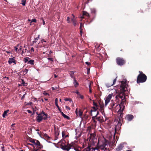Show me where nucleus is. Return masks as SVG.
Listing matches in <instances>:
<instances>
[{
    "instance_id": "nucleus-26",
    "label": "nucleus",
    "mask_w": 151,
    "mask_h": 151,
    "mask_svg": "<svg viewBox=\"0 0 151 151\" xmlns=\"http://www.w3.org/2000/svg\"><path fill=\"white\" fill-rule=\"evenodd\" d=\"M22 3L21 4L23 6H25L26 4V0H21Z\"/></svg>"
},
{
    "instance_id": "nucleus-58",
    "label": "nucleus",
    "mask_w": 151,
    "mask_h": 151,
    "mask_svg": "<svg viewBox=\"0 0 151 151\" xmlns=\"http://www.w3.org/2000/svg\"><path fill=\"white\" fill-rule=\"evenodd\" d=\"M42 43H43V42H46V41L44 39H42V40L41 41Z\"/></svg>"
},
{
    "instance_id": "nucleus-30",
    "label": "nucleus",
    "mask_w": 151,
    "mask_h": 151,
    "mask_svg": "<svg viewBox=\"0 0 151 151\" xmlns=\"http://www.w3.org/2000/svg\"><path fill=\"white\" fill-rule=\"evenodd\" d=\"M91 12L92 13H95L96 12V9L94 8H91Z\"/></svg>"
},
{
    "instance_id": "nucleus-62",
    "label": "nucleus",
    "mask_w": 151,
    "mask_h": 151,
    "mask_svg": "<svg viewBox=\"0 0 151 151\" xmlns=\"http://www.w3.org/2000/svg\"><path fill=\"white\" fill-rule=\"evenodd\" d=\"M89 89L91 88V83H89Z\"/></svg>"
},
{
    "instance_id": "nucleus-53",
    "label": "nucleus",
    "mask_w": 151,
    "mask_h": 151,
    "mask_svg": "<svg viewBox=\"0 0 151 151\" xmlns=\"http://www.w3.org/2000/svg\"><path fill=\"white\" fill-rule=\"evenodd\" d=\"M75 93H76L78 95H79L80 94V93L78 91H76Z\"/></svg>"
},
{
    "instance_id": "nucleus-17",
    "label": "nucleus",
    "mask_w": 151,
    "mask_h": 151,
    "mask_svg": "<svg viewBox=\"0 0 151 151\" xmlns=\"http://www.w3.org/2000/svg\"><path fill=\"white\" fill-rule=\"evenodd\" d=\"M9 110L7 109L5 111L2 115V116L3 118H5L6 116L7 115V113L9 111Z\"/></svg>"
},
{
    "instance_id": "nucleus-23",
    "label": "nucleus",
    "mask_w": 151,
    "mask_h": 151,
    "mask_svg": "<svg viewBox=\"0 0 151 151\" xmlns=\"http://www.w3.org/2000/svg\"><path fill=\"white\" fill-rule=\"evenodd\" d=\"M24 61L25 63H27L29 62V60H30V58L29 57H27L24 58Z\"/></svg>"
},
{
    "instance_id": "nucleus-24",
    "label": "nucleus",
    "mask_w": 151,
    "mask_h": 151,
    "mask_svg": "<svg viewBox=\"0 0 151 151\" xmlns=\"http://www.w3.org/2000/svg\"><path fill=\"white\" fill-rule=\"evenodd\" d=\"M44 137L47 139H50V137L46 133L44 134Z\"/></svg>"
},
{
    "instance_id": "nucleus-32",
    "label": "nucleus",
    "mask_w": 151,
    "mask_h": 151,
    "mask_svg": "<svg viewBox=\"0 0 151 151\" xmlns=\"http://www.w3.org/2000/svg\"><path fill=\"white\" fill-rule=\"evenodd\" d=\"M92 0H87L86 1H85V0H83V1L84 2V3L85 4H88L90 2H91Z\"/></svg>"
},
{
    "instance_id": "nucleus-54",
    "label": "nucleus",
    "mask_w": 151,
    "mask_h": 151,
    "mask_svg": "<svg viewBox=\"0 0 151 151\" xmlns=\"http://www.w3.org/2000/svg\"><path fill=\"white\" fill-rule=\"evenodd\" d=\"M80 96V98L82 99H83L84 98V97L83 96L81 95L80 94L79 95Z\"/></svg>"
},
{
    "instance_id": "nucleus-47",
    "label": "nucleus",
    "mask_w": 151,
    "mask_h": 151,
    "mask_svg": "<svg viewBox=\"0 0 151 151\" xmlns=\"http://www.w3.org/2000/svg\"><path fill=\"white\" fill-rule=\"evenodd\" d=\"M93 106H95L96 107H97L98 106V105H97V103H95L94 101L93 102Z\"/></svg>"
},
{
    "instance_id": "nucleus-33",
    "label": "nucleus",
    "mask_w": 151,
    "mask_h": 151,
    "mask_svg": "<svg viewBox=\"0 0 151 151\" xmlns=\"http://www.w3.org/2000/svg\"><path fill=\"white\" fill-rule=\"evenodd\" d=\"M78 114L79 115V116L81 117V116L82 115L83 112L79 110Z\"/></svg>"
},
{
    "instance_id": "nucleus-49",
    "label": "nucleus",
    "mask_w": 151,
    "mask_h": 151,
    "mask_svg": "<svg viewBox=\"0 0 151 151\" xmlns=\"http://www.w3.org/2000/svg\"><path fill=\"white\" fill-rule=\"evenodd\" d=\"M85 63L88 66H89L91 65V63L88 62H86Z\"/></svg>"
},
{
    "instance_id": "nucleus-51",
    "label": "nucleus",
    "mask_w": 151,
    "mask_h": 151,
    "mask_svg": "<svg viewBox=\"0 0 151 151\" xmlns=\"http://www.w3.org/2000/svg\"><path fill=\"white\" fill-rule=\"evenodd\" d=\"M65 108H66V109H67V110H69L70 109V108L69 106H65Z\"/></svg>"
},
{
    "instance_id": "nucleus-41",
    "label": "nucleus",
    "mask_w": 151,
    "mask_h": 151,
    "mask_svg": "<svg viewBox=\"0 0 151 151\" xmlns=\"http://www.w3.org/2000/svg\"><path fill=\"white\" fill-rule=\"evenodd\" d=\"M47 59L49 60H50L51 61L53 62L54 61V59L53 58H48Z\"/></svg>"
},
{
    "instance_id": "nucleus-29",
    "label": "nucleus",
    "mask_w": 151,
    "mask_h": 151,
    "mask_svg": "<svg viewBox=\"0 0 151 151\" xmlns=\"http://www.w3.org/2000/svg\"><path fill=\"white\" fill-rule=\"evenodd\" d=\"M74 26H76L77 24V22L76 20H75L72 22Z\"/></svg>"
},
{
    "instance_id": "nucleus-16",
    "label": "nucleus",
    "mask_w": 151,
    "mask_h": 151,
    "mask_svg": "<svg viewBox=\"0 0 151 151\" xmlns=\"http://www.w3.org/2000/svg\"><path fill=\"white\" fill-rule=\"evenodd\" d=\"M15 58L14 57H13V58H10L9 59V60L8 61V62L9 64H12L13 62V61L15 60Z\"/></svg>"
},
{
    "instance_id": "nucleus-12",
    "label": "nucleus",
    "mask_w": 151,
    "mask_h": 151,
    "mask_svg": "<svg viewBox=\"0 0 151 151\" xmlns=\"http://www.w3.org/2000/svg\"><path fill=\"white\" fill-rule=\"evenodd\" d=\"M36 121L40 123L41 122L42 120V116H37L36 118Z\"/></svg>"
},
{
    "instance_id": "nucleus-37",
    "label": "nucleus",
    "mask_w": 151,
    "mask_h": 151,
    "mask_svg": "<svg viewBox=\"0 0 151 151\" xmlns=\"http://www.w3.org/2000/svg\"><path fill=\"white\" fill-rule=\"evenodd\" d=\"M28 69H26L23 71V73L24 74H26L27 73V72H28Z\"/></svg>"
},
{
    "instance_id": "nucleus-11",
    "label": "nucleus",
    "mask_w": 151,
    "mask_h": 151,
    "mask_svg": "<svg viewBox=\"0 0 151 151\" xmlns=\"http://www.w3.org/2000/svg\"><path fill=\"white\" fill-rule=\"evenodd\" d=\"M121 123L120 122H118V124L115 127V133L114 134V137H113V138H114H114H115V133L116 132V129H117L118 127V129H120V127H121Z\"/></svg>"
},
{
    "instance_id": "nucleus-45",
    "label": "nucleus",
    "mask_w": 151,
    "mask_h": 151,
    "mask_svg": "<svg viewBox=\"0 0 151 151\" xmlns=\"http://www.w3.org/2000/svg\"><path fill=\"white\" fill-rule=\"evenodd\" d=\"M62 136L63 137H64V136H65V132H62Z\"/></svg>"
},
{
    "instance_id": "nucleus-1",
    "label": "nucleus",
    "mask_w": 151,
    "mask_h": 151,
    "mask_svg": "<svg viewBox=\"0 0 151 151\" xmlns=\"http://www.w3.org/2000/svg\"><path fill=\"white\" fill-rule=\"evenodd\" d=\"M121 90V92L118 95L119 97L121 99V102L120 104L122 107H123L124 108V104L125 103L126 98L125 96V94L124 92L126 91L128 92L130 91V88L129 85L127 84V80H126L124 82L122 81L121 82L120 85Z\"/></svg>"
},
{
    "instance_id": "nucleus-10",
    "label": "nucleus",
    "mask_w": 151,
    "mask_h": 151,
    "mask_svg": "<svg viewBox=\"0 0 151 151\" xmlns=\"http://www.w3.org/2000/svg\"><path fill=\"white\" fill-rule=\"evenodd\" d=\"M133 118V116L130 114H127L126 116V119L129 121H131Z\"/></svg>"
},
{
    "instance_id": "nucleus-64",
    "label": "nucleus",
    "mask_w": 151,
    "mask_h": 151,
    "mask_svg": "<svg viewBox=\"0 0 151 151\" xmlns=\"http://www.w3.org/2000/svg\"><path fill=\"white\" fill-rule=\"evenodd\" d=\"M61 113V115L63 116H64V115H65V114L63 112H62V111H61V112H60Z\"/></svg>"
},
{
    "instance_id": "nucleus-59",
    "label": "nucleus",
    "mask_w": 151,
    "mask_h": 151,
    "mask_svg": "<svg viewBox=\"0 0 151 151\" xmlns=\"http://www.w3.org/2000/svg\"><path fill=\"white\" fill-rule=\"evenodd\" d=\"M77 108L76 110L75 111V112L76 114L78 116V112L77 111Z\"/></svg>"
},
{
    "instance_id": "nucleus-27",
    "label": "nucleus",
    "mask_w": 151,
    "mask_h": 151,
    "mask_svg": "<svg viewBox=\"0 0 151 151\" xmlns=\"http://www.w3.org/2000/svg\"><path fill=\"white\" fill-rule=\"evenodd\" d=\"M83 15H86L87 17H89V14L87 12L83 11Z\"/></svg>"
},
{
    "instance_id": "nucleus-19",
    "label": "nucleus",
    "mask_w": 151,
    "mask_h": 151,
    "mask_svg": "<svg viewBox=\"0 0 151 151\" xmlns=\"http://www.w3.org/2000/svg\"><path fill=\"white\" fill-rule=\"evenodd\" d=\"M83 27V24L82 23H81L80 24L79 28L80 29V32H81V34L82 33V30H83L82 27Z\"/></svg>"
},
{
    "instance_id": "nucleus-50",
    "label": "nucleus",
    "mask_w": 151,
    "mask_h": 151,
    "mask_svg": "<svg viewBox=\"0 0 151 151\" xmlns=\"http://www.w3.org/2000/svg\"><path fill=\"white\" fill-rule=\"evenodd\" d=\"M48 117H45V116L43 117L42 116V119H44V120H46L47 119Z\"/></svg>"
},
{
    "instance_id": "nucleus-52",
    "label": "nucleus",
    "mask_w": 151,
    "mask_h": 151,
    "mask_svg": "<svg viewBox=\"0 0 151 151\" xmlns=\"http://www.w3.org/2000/svg\"><path fill=\"white\" fill-rule=\"evenodd\" d=\"M28 105L32 106L33 105V103L32 102H29L27 104Z\"/></svg>"
},
{
    "instance_id": "nucleus-7",
    "label": "nucleus",
    "mask_w": 151,
    "mask_h": 151,
    "mask_svg": "<svg viewBox=\"0 0 151 151\" xmlns=\"http://www.w3.org/2000/svg\"><path fill=\"white\" fill-rule=\"evenodd\" d=\"M127 143L125 142H122L121 143L117 146V148H116V151H120L124 147V145H126Z\"/></svg>"
},
{
    "instance_id": "nucleus-22",
    "label": "nucleus",
    "mask_w": 151,
    "mask_h": 151,
    "mask_svg": "<svg viewBox=\"0 0 151 151\" xmlns=\"http://www.w3.org/2000/svg\"><path fill=\"white\" fill-rule=\"evenodd\" d=\"M92 109H93V110H91V112H93L94 113H97V111H96V109L95 107L93 106L92 107Z\"/></svg>"
},
{
    "instance_id": "nucleus-21",
    "label": "nucleus",
    "mask_w": 151,
    "mask_h": 151,
    "mask_svg": "<svg viewBox=\"0 0 151 151\" xmlns=\"http://www.w3.org/2000/svg\"><path fill=\"white\" fill-rule=\"evenodd\" d=\"M123 111H118V116H119L120 118H122L123 116V114L122 113L123 112Z\"/></svg>"
},
{
    "instance_id": "nucleus-3",
    "label": "nucleus",
    "mask_w": 151,
    "mask_h": 151,
    "mask_svg": "<svg viewBox=\"0 0 151 151\" xmlns=\"http://www.w3.org/2000/svg\"><path fill=\"white\" fill-rule=\"evenodd\" d=\"M140 74H139L137 79V83L145 82L147 80V76L145 74L142 73V72L139 71Z\"/></svg>"
},
{
    "instance_id": "nucleus-63",
    "label": "nucleus",
    "mask_w": 151,
    "mask_h": 151,
    "mask_svg": "<svg viewBox=\"0 0 151 151\" xmlns=\"http://www.w3.org/2000/svg\"><path fill=\"white\" fill-rule=\"evenodd\" d=\"M61 113V115L63 116H64V115H65V114L63 112H62V111H61V112H60Z\"/></svg>"
},
{
    "instance_id": "nucleus-20",
    "label": "nucleus",
    "mask_w": 151,
    "mask_h": 151,
    "mask_svg": "<svg viewBox=\"0 0 151 151\" xmlns=\"http://www.w3.org/2000/svg\"><path fill=\"white\" fill-rule=\"evenodd\" d=\"M22 83L21 86H27V84L25 83V82L24 81L23 79H22Z\"/></svg>"
},
{
    "instance_id": "nucleus-40",
    "label": "nucleus",
    "mask_w": 151,
    "mask_h": 151,
    "mask_svg": "<svg viewBox=\"0 0 151 151\" xmlns=\"http://www.w3.org/2000/svg\"><path fill=\"white\" fill-rule=\"evenodd\" d=\"M91 151H99L98 149L97 148H92Z\"/></svg>"
},
{
    "instance_id": "nucleus-5",
    "label": "nucleus",
    "mask_w": 151,
    "mask_h": 151,
    "mask_svg": "<svg viewBox=\"0 0 151 151\" xmlns=\"http://www.w3.org/2000/svg\"><path fill=\"white\" fill-rule=\"evenodd\" d=\"M99 114V112L97 111L96 115L95 116H93L92 117V120H93V122L95 123H96V122L95 120V119H96L100 122H101L102 121V118H103L102 116H98V115Z\"/></svg>"
},
{
    "instance_id": "nucleus-14",
    "label": "nucleus",
    "mask_w": 151,
    "mask_h": 151,
    "mask_svg": "<svg viewBox=\"0 0 151 151\" xmlns=\"http://www.w3.org/2000/svg\"><path fill=\"white\" fill-rule=\"evenodd\" d=\"M106 144L104 143L102 145H101L99 147V148L101 149L102 150H106V148L105 147L106 146Z\"/></svg>"
},
{
    "instance_id": "nucleus-31",
    "label": "nucleus",
    "mask_w": 151,
    "mask_h": 151,
    "mask_svg": "<svg viewBox=\"0 0 151 151\" xmlns=\"http://www.w3.org/2000/svg\"><path fill=\"white\" fill-rule=\"evenodd\" d=\"M72 16L73 17L71 19L72 22L75 20H76V18H75V16L73 14H72Z\"/></svg>"
},
{
    "instance_id": "nucleus-36",
    "label": "nucleus",
    "mask_w": 151,
    "mask_h": 151,
    "mask_svg": "<svg viewBox=\"0 0 151 151\" xmlns=\"http://www.w3.org/2000/svg\"><path fill=\"white\" fill-rule=\"evenodd\" d=\"M15 123L13 124L11 126V128L12 130H15V129L14 128V126L15 125Z\"/></svg>"
},
{
    "instance_id": "nucleus-35",
    "label": "nucleus",
    "mask_w": 151,
    "mask_h": 151,
    "mask_svg": "<svg viewBox=\"0 0 151 151\" xmlns=\"http://www.w3.org/2000/svg\"><path fill=\"white\" fill-rule=\"evenodd\" d=\"M37 22V21L35 19H32L30 22V25H31V23H32V22H34L36 23Z\"/></svg>"
},
{
    "instance_id": "nucleus-46",
    "label": "nucleus",
    "mask_w": 151,
    "mask_h": 151,
    "mask_svg": "<svg viewBox=\"0 0 151 151\" xmlns=\"http://www.w3.org/2000/svg\"><path fill=\"white\" fill-rule=\"evenodd\" d=\"M116 78H115V79H114V80L113 81V83L112 84L113 85L115 84V83H116Z\"/></svg>"
},
{
    "instance_id": "nucleus-9",
    "label": "nucleus",
    "mask_w": 151,
    "mask_h": 151,
    "mask_svg": "<svg viewBox=\"0 0 151 151\" xmlns=\"http://www.w3.org/2000/svg\"><path fill=\"white\" fill-rule=\"evenodd\" d=\"M34 142L33 143L35 145L37 146V148H41L42 147V146L40 144V142L38 140L35 139V141H34Z\"/></svg>"
},
{
    "instance_id": "nucleus-39",
    "label": "nucleus",
    "mask_w": 151,
    "mask_h": 151,
    "mask_svg": "<svg viewBox=\"0 0 151 151\" xmlns=\"http://www.w3.org/2000/svg\"><path fill=\"white\" fill-rule=\"evenodd\" d=\"M64 118L67 119H70V117L66 115L65 114L64 115V116H63Z\"/></svg>"
},
{
    "instance_id": "nucleus-28",
    "label": "nucleus",
    "mask_w": 151,
    "mask_h": 151,
    "mask_svg": "<svg viewBox=\"0 0 151 151\" xmlns=\"http://www.w3.org/2000/svg\"><path fill=\"white\" fill-rule=\"evenodd\" d=\"M64 100L65 101H69L70 102L71 101H72V100L70 98H65L64 99Z\"/></svg>"
},
{
    "instance_id": "nucleus-6",
    "label": "nucleus",
    "mask_w": 151,
    "mask_h": 151,
    "mask_svg": "<svg viewBox=\"0 0 151 151\" xmlns=\"http://www.w3.org/2000/svg\"><path fill=\"white\" fill-rule=\"evenodd\" d=\"M117 64L119 65H122L125 63V61L123 58L118 57L116 59Z\"/></svg>"
},
{
    "instance_id": "nucleus-38",
    "label": "nucleus",
    "mask_w": 151,
    "mask_h": 151,
    "mask_svg": "<svg viewBox=\"0 0 151 151\" xmlns=\"http://www.w3.org/2000/svg\"><path fill=\"white\" fill-rule=\"evenodd\" d=\"M44 113H45L43 111H42L40 112V113L39 114V115H38V116H43L42 114H43V115L44 116Z\"/></svg>"
},
{
    "instance_id": "nucleus-55",
    "label": "nucleus",
    "mask_w": 151,
    "mask_h": 151,
    "mask_svg": "<svg viewBox=\"0 0 151 151\" xmlns=\"http://www.w3.org/2000/svg\"><path fill=\"white\" fill-rule=\"evenodd\" d=\"M4 147L3 145H2V146L1 147V149L2 151H4Z\"/></svg>"
},
{
    "instance_id": "nucleus-44",
    "label": "nucleus",
    "mask_w": 151,
    "mask_h": 151,
    "mask_svg": "<svg viewBox=\"0 0 151 151\" xmlns=\"http://www.w3.org/2000/svg\"><path fill=\"white\" fill-rule=\"evenodd\" d=\"M55 105L58 104V99L57 98H56L55 99Z\"/></svg>"
},
{
    "instance_id": "nucleus-34",
    "label": "nucleus",
    "mask_w": 151,
    "mask_h": 151,
    "mask_svg": "<svg viewBox=\"0 0 151 151\" xmlns=\"http://www.w3.org/2000/svg\"><path fill=\"white\" fill-rule=\"evenodd\" d=\"M35 141V139H32V138H30L29 140V141L31 142H32V143H35L34 142V141Z\"/></svg>"
},
{
    "instance_id": "nucleus-2",
    "label": "nucleus",
    "mask_w": 151,
    "mask_h": 151,
    "mask_svg": "<svg viewBox=\"0 0 151 151\" xmlns=\"http://www.w3.org/2000/svg\"><path fill=\"white\" fill-rule=\"evenodd\" d=\"M65 143V141L64 139L61 140L58 142V144L60 145V148L63 150L69 151L73 147V145L70 144L66 145Z\"/></svg>"
},
{
    "instance_id": "nucleus-48",
    "label": "nucleus",
    "mask_w": 151,
    "mask_h": 151,
    "mask_svg": "<svg viewBox=\"0 0 151 151\" xmlns=\"http://www.w3.org/2000/svg\"><path fill=\"white\" fill-rule=\"evenodd\" d=\"M43 94L45 96H46L47 95L49 96V94L48 93L46 92L45 91L44 92Z\"/></svg>"
},
{
    "instance_id": "nucleus-8",
    "label": "nucleus",
    "mask_w": 151,
    "mask_h": 151,
    "mask_svg": "<svg viewBox=\"0 0 151 151\" xmlns=\"http://www.w3.org/2000/svg\"><path fill=\"white\" fill-rule=\"evenodd\" d=\"M111 95L109 94L106 98H105V105L106 106L108 103L109 102L111 98Z\"/></svg>"
},
{
    "instance_id": "nucleus-25",
    "label": "nucleus",
    "mask_w": 151,
    "mask_h": 151,
    "mask_svg": "<svg viewBox=\"0 0 151 151\" xmlns=\"http://www.w3.org/2000/svg\"><path fill=\"white\" fill-rule=\"evenodd\" d=\"M107 88H109L110 86H113V84L111 83H106L105 84Z\"/></svg>"
},
{
    "instance_id": "nucleus-57",
    "label": "nucleus",
    "mask_w": 151,
    "mask_h": 151,
    "mask_svg": "<svg viewBox=\"0 0 151 151\" xmlns=\"http://www.w3.org/2000/svg\"><path fill=\"white\" fill-rule=\"evenodd\" d=\"M44 116H45V117H48V115L47 114H46L45 113H44Z\"/></svg>"
},
{
    "instance_id": "nucleus-13",
    "label": "nucleus",
    "mask_w": 151,
    "mask_h": 151,
    "mask_svg": "<svg viewBox=\"0 0 151 151\" xmlns=\"http://www.w3.org/2000/svg\"><path fill=\"white\" fill-rule=\"evenodd\" d=\"M74 72L71 71H69V74L70 75V77L71 78L73 79L75 78V76H74Z\"/></svg>"
},
{
    "instance_id": "nucleus-61",
    "label": "nucleus",
    "mask_w": 151,
    "mask_h": 151,
    "mask_svg": "<svg viewBox=\"0 0 151 151\" xmlns=\"http://www.w3.org/2000/svg\"><path fill=\"white\" fill-rule=\"evenodd\" d=\"M31 51L32 52H34V48L33 47H32L31 49Z\"/></svg>"
},
{
    "instance_id": "nucleus-4",
    "label": "nucleus",
    "mask_w": 151,
    "mask_h": 151,
    "mask_svg": "<svg viewBox=\"0 0 151 151\" xmlns=\"http://www.w3.org/2000/svg\"><path fill=\"white\" fill-rule=\"evenodd\" d=\"M110 107L113 109L119 108V111H123L124 109L123 107H122V106L120 104L119 105L117 103H114L112 100L111 101V103L110 104Z\"/></svg>"
},
{
    "instance_id": "nucleus-18",
    "label": "nucleus",
    "mask_w": 151,
    "mask_h": 151,
    "mask_svg": "<svg viewBox=\"0 0 151 151\" xmlns=\"http://www.w3.org/2000/svg\"><path fill=\"white\" fill-rule=\"evenodd\" d=\"M34 61L33 60H29V62L27 63L28 64H29L31 65H34Z\"/></svg>"
},
{
    "instance_id": "nucleus-42",
    "label": "nucleus",
    "mask_w": 151,
    "mask_h": 151,
    "mask_svg": "<svg viewBox=\"0 0 151 151\" xmlns=\"http://www.w3.org/2000/svg\"><path fill=\"white\" fill-rule=\"evenodd\" d=\"M39 37H40V35H38V37L35 38V41H36V42H37V41L39 39Z\"/></svg>"
},
{
    "instance_id": "nucleus-15",
    "label": "nucleus",
    "mask_w": 151,
    "mask_h": 151,
    "mask_svg": "<svg viewBox=\"0 0 151 151\" xmlns=\"http://www.w3.org/2000/svg\"><path fill=\"white\" fill-rule=\"evenodd\" d=\"M73 83L74 84V86L76 87L79 85V83L77 82L76 78L73 79Z\"/></svg>"
},
{
    "instance_id": "nucleus-43",
    "label": "nucleus",
    "mask_w": 151,
    "mask_h": 151,
    "mask_svg": "<svg viewBox=\"0 0 151 151\" xmlns=\"http://www.w3.org/2000/svg\"><path fill=\"white\" fill-rule=\"evenodd\" d=\"M70 18L68 17H67V21L69 23H70Z\"/></svg>"
},
{
    "instance_id": "nucleus-56",
    "label": "nucleus",
    "mask_w": 151,
    "mask_h": 151,
    "mask_svg": "<svg viewBox=\"0 0 151 151\" xmlns=\"http://www.w3.org/2000/svg\"><path fill=\"white\" fill-rule=\"evenodd\" d=\"M27 111L29 113L31 114L32 113V111L30 110H27Z\"/></svg>"
},
{
    "instance_id": "nucleus-60",
    "label": "nucleus",
    "mask_w": 151,
    "mask_h": 151,
    "mask_svg": "<svg viewBox=\"0 0 151 151\" xmlns=\"http://www.w3.org/2000/svg\"><path fill=\"white\" fill-rule=\"evenodd\" d=\"M25 95V94H24L23 95V96L22 97V98H21L22 100L24 98Z\"/></svg>"
}]
</instances>
